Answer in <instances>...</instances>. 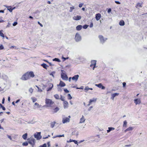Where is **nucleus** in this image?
<instances>
[{"label":"nucleus","instance_id":"nucleus-49","mask_svg":"<svg viewBox=\"0 0 147 147\" xmlns=\"http://www.w3.org/2000/svg\"><path fill=\"white\" fill-rule=\"evenodd\" d=\"M83 88H84V87L83 86H82L80 88L77 87L76 88V89H79L82 90L83 89Z\"/></svg>","mask_w":147,"mask_h":147},{"label":"nucleus","instance_id":"nucleus-35","mask_svg":"<svg viewBox=\"0 0 147 147\" xmlns=\"http://www.w3.org/2000/svg\"><path fill=\"white\" fill-rule=\"evenodd\" d=\"M64 134H63L62 135H57V136H55V137H53V138H56V137H64Z\"/></svg>","mask_w":147,"mask_h":147},{"label":"nucleus","instance_id":"nucleus-9","mask_svg":"<svg viewBox=\"0 0 147 147\" xmlns=\"http://www.w3.org/2000/svg\"><path fill=\"white\" fill-rule=\"evenodd\" d=\"M96 61L95 60H92L91 61V64L90 65V67H92L93 66V70L94 69V68L96 67Z\"/></svg>","mask_w":147,"mask_h":147},{"label":"nucleus","instance_id":"nucleus-58","mask_svg":"<svg viewBox=\"0 0 147 147\" xmlns=\"http://www.w3.org/2000/svg\"><path fill=\"white\" fill-rule=\"evenodd\" d=\"M10 25H11L8 22V24L7 26L6 27V28L9 27L10 26Z\"/></svg>","mask_w":147,"mask_h":147},{"label":"nucleus","instance_id":"nucleus-28","mask_svg":"<svg viewBox=\"0 0 147 147\" xmlns=\"http://www.w3.org/2000/svg\"><path fill=\"white\" fill-rule=\"evenodd\" d=\"M56 123L55 121L51 122V128H53L54 127L55 124Z\"/></svg>","mask_w":147,"mask_h":147},{"label":"nucleus","instance_id":"nucleus-56","mask_svg":"<svg viewBox=\"0 0 147 147\" xmlns=\"http://www.w3.org/2000/svg\"><path fill=\"white\" fill-rule=\"evenodd\" d=\"M7 136L8 137V138H9L10 140H12V138H11V136H9V135H7Z\"/></svg>","mask_w":147,"mask_h":147},{"label":"nucleus","instance_id":"nucleus-44","mask_svg":"<svg viewBox=\"0 0 147 147\" xmlns=\"http://www.w3.org/2000/svg\"><path fill=\"white\" fill-rule=\"evenodd\" d=\"M88 25L86 24H85L83 26V28L84 29H86L88 28Z\"/></svg>","mask_w":147,"mask_h":147},{"label":"nucleus","instance_id":"nucleus-60","mask_svg":"<svg viewBox=\"0 0 147 147\" xmlns=\"http://www.w3.org/2000/svg\"><path fill=\"white\" fill-rule=\"evenodd\" d=\"M115 3L118 4H120V3L119 1H115Z\"/></svg>","mask_w":147,"mask_h":147},{"label":"nucleus","instance_id":"nucleus-10","mask_svg":"<svg viewBox=\"0 0 147 147\" xmlns=\"http://www.w3.org/2000/svg\"><path fill=\"white\" fill-rule=\"evenodd\" d=\"M82 17L80 16H74L73 17V19L75 20H79L81 19Z\"/></svg>","mask_w":147,"mask_h":147},{"label":"nucleus","instance_id":"nucleus-47","mask_svg":"<svg viewBox=\"0 0 147 147\" xmlns=\"http://www.w3.org/2000/svg\"><path fill=\"white\" fill-rule=\"evenodd\" d=\"M64 91L66 93H68L69 92V90H68L67 89H64Z\"/></svg>","mask_w":147,"mask_h":147},{"label":"nucleus","instance_id":"nucleus-14","mask_svg":"<svg viewBox=\"0 0 147 147\" xmlns=\"http://www.w3.org/2000/svg\"><path fill=\"white\" fill-rule=\"evenodd\" d=\"M68 102L66 101H63V107L64 109L67 108L68 107Z\"/></svg>","mask_w":147,"mask_h":147},{"label":"nucleus","instance_id":"nucleus-42","mask_svg":"<svg viewBox=\"0 0 147 147\" xmlns=\"http://www.w3.org/2000/svg\"><path fill=\"white\" fill-rule=\"evenodd\" d=\"M39 147H47V144H44L42 145H40Z\"/></svg>","mask_w":147,"mask_h":147},{"label":"nucleus","instance_id":"nucleus-19","mask_svg":"<svg viewBox=\"0 0 147 147\" xmlns=\"http://www.w3.org/2000/svg\"><path fill=\"white\" fill-rule=\"evenodd\" d=\"M119 95L118 93H115L113 94H111V99L113 100L115 97L116 96H117Z\"/></svg>","mask_w":147,"mask_h":147},{"label":"nucleus","instance_id":"nucleus-27","mask_svg":"<svg viewBox=\"0 0 147 147\" xmlns=\"http://www.w3.org/2000/svg\"><path fill=\"white\" fill-rule=\"evenodd\" d=\"M96 100V98H93L92 99H90L89 100L90 103H91L93 102H95Z\"/></svg>","mask_w":147,"mask_h":147},{"label":"nucleus","instance_id":"nucleus-63","mask_svg":"<svg viewBox=\"0 0 147 147\" xmlns=\"http://www.w3.org/2000/svg\"><path fill=\"white\" fill-rule=\"evenodd\" d=\"M73 140H71V139H70L69 141H67V142H73Z\"/></svg>","mask_w":147,"mask_h":147},{"label":"nucleus","instance_id":"nucleus-40","mask_svg":"<svg viewBox=\"0 0 147 147\" xmlns=\"http://www.w3.org/2000/svg\"><path fill=\"white\" fill-rule=\"evenodd\" d=\"M29 91L31 93H32L33 92V89L32 88H30L29 89Z\"/></svg>","mask_w":147,"mask_h":147},{"label":"nucleus","instance_id":"nucleus-22","mask_svg":"<svg viewBox=\"0 0 147 147\" xmlns=\"http://www.w3.org/2000/svg\"><path fill=\"white\" fill-rule=\"evenodd\" d=\"M142 3H138L137 4L136 7L137 8H138V7L141 8L142 7Z\"/></svg>","mask_w":147,"mask_h":147},{"label":"nucleus","instance_id":"nucleus-55","mask_svg":"<svg viewBox=\"0 0 147 147\" xmlns=\"http://www.w3.org/2000/svg\"><path fill=\"white\" fill-rule=\"evenodd\" d=\"M111 11V8H109V9H108V11H107V12L108 13H109Z\"/></svg>","mask_w":147,"mask_h":147},{"label":"nucleus","instance_id":"nucleus-62","mask_svg":"<svg viewBox=\"0 0 147 147\" xmlns=\"http://www.w3.org/2000/svg\"><path fill=\"white\" fill-rule=\"evenodd\" d=\"M101 88L102 89V90H103V89H105V87L103 86H101Z\"/></svg>","mask_w":147,"mask_h":147},{"label":"nucleus","instance_id":"nucleus-1","mask_svg":"<svg viewBox=\"0 0 147 147\" xmlns=\"http://www.w3.org/2000/svg\"><path fill=\"white\" fill-rule=\"evenodd\" d=\"M34 75L32 71L27 72L25 73L21 78V79L23 80H26L29 79L30 78H33Z\"/></svg>","mask_w":147,"mask_h":147},{"label":"nucleus","instance_id":"nucleus-6","mask_svg":"<svg viewBox=\"0 0 147 147\" xmlns=\"http://www.w3.org/2000/svg\"><path fill=\"white\" fill-rule=\"evenodd\" d=\"M98 38L99 39L100 43L102 44H103L107 39V38H104V37L101 35H99L98 36Z\"/></svg>","mask_w":147,"mask_h":147},{"label":"nucleus","instance_id":"nucleus-13","mask_svg":"<svg viewBox=\"0 0 147 147\" xmlns=\"http://www.w3.org/2000/svg\"><path fill=\"white\" fill-rule=\"evenodd\" d=\"M65 84L61 81H60L59 84L57 85L58 86H60L61 87H64L65 86Z\"/></svg>","mask_w":147,"mask_h":147},{"label":"nucleus","instance_id":"nucleus-38","mask_svg":"<svg viewBox=\"0 0 147 147\" xmlns=\"http://www.w3.org/2000/svg\"><path fill=\"white\" fill-rule=\"evenodd\" d=\"M75 9L74 6H72L70 7V9L69 10L70 12H72L73 9Z\"/></svg>","mask_w":147,"mask_h":147},{"label":"nucleus","instance_id":"nucleus-46","mask_svg":"<svg viewBox=\"0 0 147 147\" xmlns=\"http://www.w3.org/2000/svg\"><path fill=\"white\" fill-rule=\"evenodd\" d=\"M108 129H109L110 131L113 130L115 129V128L112 127H108Z\"/></svg>","mask_w":147,"mask_h":147},{"label":"nucleus","instance_id":"nucleus-20","mask_svg":"<svg viewBox=\"0 0 147 147\" xmlns=\"http://www.w3.org/2000/svg\"><path fill=\"white\" fill-rule=\"evenodd\" d=\"M78 134V131L76 130L73 131L72 132V135H76L77 136Z\"/></svg>","mask_w":147,"mask_h":147},{"label":"nucleus","instance_id":"nucleus-25","mask_svg":"<svg viewBox=\"0 0 147 147\" xmlns=\"http://www.w3.org/2000/svg\"><path fill=\"white\" fill-rule=\"evenodd\" d=\"M119 24L121 26H123L125 24V22L123 20H121L119 22Z\"/></svg>","mask_w":147,"mask_h":147},{"label":"nucleus","instance_id":"nucleus-24","mask_svg":"<svg viewBox=\"0 0 147 147\" xmlns=\"http://www.w3.org/2000/svg\"><path fill=\"white\" fill-rule=\"evenodd\" d=\"M28 136L27 133H26L24 134L22 136V138L24 140H25L26 139Z\"/></svg>","mask_w":147,"mask_h":147},{"label":"nucleus","instance_id":"nucleus-11","mask_svg":"<svg viewBox=\"0 0 147 147\" xmlns=\"http://www.w3.org/2000/svg\"><path fill=\"white\" fill-rule=\"evenodd\" d=\"M141 102V101L140 98H136L134 100V103L136 105L140 104Z\"/></svg>","mask_w":147,"mask_h":147},{"label":"nucleus","instance_id":"nucleus-45","mask_svg":"<svg viewBox=\"0 0 147 147\" xmlns=\"http://www.w3.org/2000/svg\"><path fill=\"white\" fill-rule=\"evenodd\" d=\"M0 36H1L3 38H4L5 37V35L4 34L2 33V32H0Z\"/></svg>","mask_w":147,"mask_h":147},{"label":"nucleus","instance_id":"nucleus-37","mask_svg":"<svg viewBox=\"0 0 147 147\" xmlns=\"http://www.w3.org/2000/svg\"><path fill=\"white\" fill-rule=\"evenodd\" d=\"M28 142H25L23 143L22 144V145L23 146H27L28 145Z\"/></svg>","mask_w":147,"mask_h":147},{"label":"nucleus","instance_id":"nucleus-5","mask_svg":"<svg viewBox=\"0 0 147 147\" xmlns=\"http://www.w3.org/2000/svg\"><path fill=\"white\" fill-rule=\"evenodd\" d=\"M74 39L76 42H79L81 40V36L78 33H77L75 35Z\"/></svg>","mask_w":147,"mask_h":147},{"label":"nucleus","instance_id":"nucleus-64","mask_svg":"<svg viewBox=\"0 0 147 147\" xmlns=\"http://www.w3.org/2000/svg\"><path fill=\"white\" fill-rule=\"evenodd\" d=\"M42 90L41 89H40L39 88H38V91L39 92H42Z\"/></svg>","mask_w":147,"mask_h":147},{"label":"nucleus","instance_id":"nucleus-53","mask_svg":"<svg viewBox=\"0 0 147 147\" xmlns=\"http://www.w3.org/2000/svg\"><path fill=\"white\" fill-rule=\"evenodd\" d=\"M83 5V3H81L79 5V7L80 8L81 7H82Z\"/></svg>","mask_w":147,"mask_h":147},{"label":"nucleus","instance_id":"nucleus-15","mask_svg":"<svg viewBox=\"0 0 147 147\" xmlns=\"http://www.w3.org/2000/svg\"><path fill=\"white\" fill-rule=\"evenodd\" d=\"M101 17V14L100 13H98L96 14L95 18L96 20H98Z\"/></svg>","mask_w":147,"mask_h":147},{"label":"nucleus","instance_id":"nucleus-30","mask_svg":"<svg viewBox=\"0 0 147 147\" xmlns=\"http://www.w3.org/2000/svg\"><path fill=\"white\" fill-rule=\"evenodd\" d=\"M59 110V109L58 107H56L53 109V113H55L57 112Z\"/></svg>","mask_w":147,"mask_h":147},{"label":"nucleus","instance_id":"nucleus-54","mask_svg":"<svg viewBox=\"0 0 147 147\" xmlns=\"http://www.w3.org/2000/svg\"><path fill=\"white\" fill-rule=\"evenodd\" d=\"M73 142H74L76 144H77L78 143L77 141L75 140H73Z\"/></svg>","mask_w":147,"mask_h":147},{"label":"nucleus","instance_id":"nucleus-18","mask_svg":"<svg viewBox=\"0 0 147 147\" xmlns=\"http://www.w3.org/2000/svg\"><path fill=\"white\" fill-rule=\"evenodd\" d=\"M134 127H128L127 129H126L125 130V132H126L127 131H132L133 129H134Z\"/></svg>","mask_w":147,"mask_h":147},{"label":"nucleus","instance_id":"nucleus-39","mask_svg":"<svg viewBox=\"0 0 147 147\" xmlns=\"http://www.w3.org/2000/svg\"><path fill=\"white\" fill-rule=\"evenodd\" d=\"M55 73V71H53L50 74V75L53 78L54 77V74Z\"/></svg>","mask_w":147,"mask_h":147},{"label":"nucleus","instance_id":"nucleus-23","mask_svg":"<svg viewBox=\"0 0 147 147\" xmlns=\"http://www.w3.org/2000/svg\"><path fill=\"white\" fill-rule=\"evenodd\" d=\"M82 28V26L81 25L77 26L76 27V29L77 30H80Z\"/></svg>","mask_w":147,"mask_h":147},{"label":"nucleus","instance_id":"nucleus-17","mask_svg":"<svg viewBox=\"0 0 147 147\" xmlns=\"http://www.w3.org/2000/svg\"><path fill=\"white\" fill-rule=\"evenodd\" d=\"M85 120L86 119L85 118L84 116L82 115V117L80 119V123H84Z\"/></svg>","mask_w":147,"mask_h":147},{"label":"nucleus","instance_id":"nucleus-32","mask_svg":"<svg viewBox=\"0 0 147 147\" xmlns=\"http://www.w3.org/2000/svg\"><path fill=\"white\" fill-rule=\"evenodd\" d=\"M54 97L56 99H60L59 96L58 94H55V95Z\"/></svg>","mask_w":147,"mask_h":147},{"label":"nucleus","instance_id":"nucleus-4","mask_svg":"<svg viewBox=\"0 0 147 147\" xmlns=\"http://www.w3.org/2000/svg\"><path fill=\"white\" fill-rule=\"evenodd\" d=\"M71 118L70 116L69 115L68 117H63L62 122L63 123L69 122L70 121V118Z\"/></svg>","mask_w":147,"mask_h":147},{"label":"nucleus","instance_id":"nucleus-12","mask_svg":"<svg viewBox=\"0 0 147 147\" xmlns=\"http://www.w3.org/2000/svg\"><path fill=\"white\" fill-rule=\"evenodd\" d=\"M79 77L78 75H75L72 78V79L76 82L78 80Z\"/></svg>","mask_w":147,"mask_h":147},{"label":"nucleus","instance_id":"nucleus-16","mask_svg":"<svg viewBox=\"0 0 147 147\" xmlns=\"http://www.w3.org/2000/svg\"><path fill=\"white\" fill-rule=\"evenodd\" d=\"M49 85L50 87L47 88V91H49L51 90L52 89L53 87V85L52 84L50 83Z\"/></svg>","mask_w":147,"mask_h":147},{"label":"nucleus","instance_id":"nucleus-51","mask_svg":"<svg viewBox=\"0 0 147 147\" xmlns=\"http://www.w3.org/2000/svg\"><path fill=\"white\" fill-rule=\"evenodd\" d=\"M89 88L88 86H86L85 87L84 90L88 91L89 90Z\"/></svg>","mask_w":147,"mask_h":147},{"label":"nucleus","instance_id":"nucleus-31","mask_svg":"<svg viewBox=\"0 0 147 147\" xmlns=\"http://www.w3.org/2000/svg\"><path fill=\"white\" fill-rule=\"evenodd\" d=\"M31 99L32 100L33 102H35L37 100L36 98L34 97H32Z\"/></svg>","mask_w":147,"mask_h":147},{"label":"nucleus","instance_id":"nucleus-43","mask_svg":"<svg viewBox=\"0 0 147 147\" xmlns=\"http://www.w3.org/2000/svg\"><path fill=\"white\" fill-rule=\"evenodd\" d=\"M34 105L37 106L38 108H40V105H39L37 102L35 103Z\"/></svg>","mask_w":147,"mask_h":147},{"label":"nucleus","instance_id":"nucleus-57","mask_svg":"<svg viewBox=\"0 0 147 147\" xmlns=\"http://www.w3.org/2000/svg\"><path fill=\"white\" fill-rule=\"evenodd\" d=\"M93 23L92 22L91 23L90 25V28H92L93 26Z\"/></svg>","mask_w":147,"mask_h":147},{"label":"nucleus","instance_id":"nucleus-34","mask_svg":"<svg viewBox=\"0 0 147 147\" xmlns=\"http://www.w3.org/2000/svg\"><path fill=\"white\" fill-rule=\"evenodd\" d=\"M72 97L70 94H68L67 95V98L68 99L71 100L72 98Z\"/></svg>","mask_w":147,"mask_h":147},{"label":"nucleus","instance_id":"nucleus-29","mask_svg":"<svg viewBox=\"0 0 147 147\" xmlns=\"http://www.w3.org/2000/svg\"><path fill=\"white\" fill-rule=\"evenodd\" d=\"M127 122L126 120H125L123 121V127H126L127 125Z\"/></svg>","mask_w":147,"mask_h":147},{"label":"nucleus","instance_id":"nucleus-33","mask_svg":"<svg viewBox=\"0 0 147 147\" xmlns=\"http://www.w3.org/2000/svg\"><path fill=\"white\" fill-rule=\"evenodd\" d=\"M53 60L54 61H56L58 62H60V61L59 59L57 58H55L53 59Z\"/></svg>","mask_w":147,"mask_h":147},{"label":"nucleus","instance_id":"nucleus-3","mask_svg":"<svg viewBox=\"0 0 147 147\" xmlns=\"http://www.w3.org/2000/svg\"><path fill=\"white\" fill-rule=\"evenodd\" d=\"M54 103V102L51 99L46 98L45 99V103L47 105V107H51V105Z\"/></svg>","mask_w":147,"mask_h":147},{"label":"nucleus","instance_id":"nucleus-8","mask_svg":"<svg viewBox=\"0 0 147 147\" xmlns=\"http://www.w3.org/2000/svg\"><path fill=\"white\" fill-rule=\"evenodd\" d=\"M36 133V134H34V138H36L37 140H39L41 139L42 138V136L40 135V132H37Z\"/></svg>","mask_w":147,"mask_h":147},{"label":"nucleus","instance_id":"nucleus-2","mask_svg":"<svg viewBox=\"0 0 147 147\" xmlns=\"http://www.w3.org/2000/svg\"><path fill=\"white\" fill-rule=\"evenodd\" d=\"M28 143L30 144L32 147H33L35 144V139L33 137H30L27 139Z\"/></svg>","mask_w":147,"mask_h":147},{"label":"nucleus","instance_id":"nucleus-41","mask_svg":"<svg viewBox=\"0 0 147 147\" xmlns=\"http://www.w3.org/2000/svg\"><path fill=\"white\" fill-rule=\"evenodd\" d=\"M61 97L60 98V99L62 101H65L64 100V97L62 96L61 95L60 96Z\"/></svg>","mask_w":147,"mask_h":147},{"label":"nucleus","instance_id":"nucleus-21","mask_svg":"<svg viewBox=\"0 0 147 147\" xmlns=\"http://www.w3.org/2000/svg\"><path fill=\"white\" fill-rule=\"evenodd\" d=\"M7 8V10H8L10 12H11L13 11L12 7L11 6H5Z\"/></svg>","mask_w":147,"mask_h":147},{"label":"nucleus","instance_id":"nucleus-48","mask_svg":"<svg viewBox=\"0 0 147 147\" xmlns=\"http://www.w3.org/2000/svg\"><path fill=\"white\" fill-rule=\"evenodd\" d=\"M4 49V47L3 45H1L0 46V50H1Z\"/></svg>","mask_w":147,"mask_h":147},{"label":"nucleus","instance_id":"nucleus-26","mask_svg":"<svg viewBox=\"0 0 147 147\" xmlns=\"http://www.w3.org/2000/svg\"><path fill=\"white\" fill-rule=\"evenodd\" d=\"M41 66H42L44 68L47 69V67L48 66L45 63H43L41 64Z\"/></svg>","mask_w":147,"mask_h":147},{"label":"nucleus","instance_id":"nucleus-36","mask_svg":"<svg viewBox=\"0 0 147 147\" xmlns=\"http://www.w3.org/2000/svg\"><path fill=\"white\" fill-rule=\"evenodd\" d=\"M95 86H97L98 87L100 88L101 86H102V84L101 83H99L98 84H95Z\"/></svg>","mask_w":147,"mask_h":147},{"label":"nucleus","instance_id":"nucleus-59","mask_svg":"<svg viewBox=\"0 0 147 147\" xmlns=\"http://www.w3.org/2000/svg\"><path fill=\"white\" fill-rule=\"evenodd\" d=\"M126 85V83L125 82H123V87H125Z\"/></svg>","mask_w":147,"mask_h":147},{"label":"nucleus","instance_id":"nucleus-50","mask_svg":"<svg viewBox=\"0 0 147 147\" xmlns=\"http://www.w3.org/2000/svg\"><path fill=\"white\" fill-rule=\"evenodd\" d=\"M17 24H18L17 22H15L13 24V26H15Z\"/></svg>","mask_w":147,"mask_h":147},{"label":"nucleus","instance_id":"nucleus-52","mask_svg":"<svg viewBox=\"0 0 147 147\" xmlns=\"http://www.w3.org/2000/svg\"><path fill=\"white\" fill-rule=\"evenodd\" d=\"M69 58V57H67L66 58L64 57H62V59H63V61H65L66 60L68 59Z\"/></svg>","mask_w":147,"mask_h":147},{"label":"nucleus","instance_id":"nucleus-61","mask_svg":"<svg viewBox=\"0 0 147 147\" xmlns=\"http://www.w3.org/2000/svg\"><path fill=\"white\" fill-rule=\"evenodd\" d=\"M38 24H39L41 27H43V25L41 24L39 22H38Z\"/></svg>","mask_w":147,"mask_h":147},{"label":"nucleus","instance_id":"nucleus-7","mask_svg":"<svg viewBox=\"0 0 147 147\" xmlns=\"http://www.w3.org/2000/svg\"><path fill=\"white\" fill-rule=\"evenodd\" d=\"M62 72L61 74V77L63 80H67L68 79V77L67 75L65 74L63 72V70H61Z\"/></svg>","mask_w":147,"mask_h":147}]
</instances>
